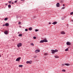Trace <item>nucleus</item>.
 <instances>
[{
  "label": "nucleus",
  "instance_id": "18",
  "mask_svg": "<svg viewBox=\"0 0 73 73\" xmlns=\"http://www.w3.org/2000/svg\"><path fill=\"white\" fill-rule=\"evenodd\" d=\"M19 67H23V65H19Z\"/></svg>",
  "mask_w": 73,
  "mask_h": 73
},
{
  "label": "nucleus",
  "instance_id": "30",
  "mask_svg": "<svg viewBox=\"0 0 73 73\" xmlns=\"http://www.w3.org/2000/svg\"><path fill=\"white\" fill-rule=\"evenodd\" d=\"M25 31H28V29H25Z\"/></svg>",
  "mask_w": 73,
  "mask_h": 73
},
{
  "label": "nucleus",
  "instance_id": "36",
  "mask_svg": "<svg viewBox=\"0 0 73 73\" xmlns=\"http://www.w3.org/2000/svg\"><path fill=\"white\" fill-rule=\"evenodd\" d=\"M63 7H64V6H65V5L63 4Z\"/></svg>",
  "mask_w": 73,
  "mask_h": 73
},
{
  "label": "nucleus",
  "instance_id": "35",
  "mask_svg": "<svg viewBox=\"0 0 73 73\" xmlns=\"http://www.w3.org/2000/svg\"><path fill=\"white\" fill-rule=\"evenodd\" d=\"M49 24H51V23L49 22Z\"/></svg>",
  "mask_w": 73,
  "mask_h": 73
},
{
  "label": "nucleus",
  "instance_id": "16",
  "mask_svg": "<svg viewBox=\"0 0 73 73\" xmlns=\"http://www.w3.org/2000/svg\"><path fill=\"white\" fill-rule=\"evenodd\" d=\"M31 45H32V46H34V44L33 43H30Z\"/></svg>",
  "mask_w": 73,
  "mask_h": 73
},
{
  "label": "nucleus",
  "instance_id": "41",
  "mask_svg": "<svg viewBox=\"0 0 73 73\" xmlns=\"http://www.w3.org/2000/svg\"><path fill=\"white\" fill-rule=\"evenodd\" d=\"M72 21H73V20H71Z\"/></svg>",
  "mask_w": 73,
  "mask_h": 73
},
{
  "label": "nucleus",
  "instance_id": "24",
  "mask_svg": "<svg viewBox=\"0 0 73 73\" xmlns=\"http://www.w3.org/2000/svg\"><path fill=\"white\" fill-rule=\"evenodd\" d=\"M7 19H8V18H5L4 20H7Z\"/></svg>",
  "mask_w": 73,
  "mask_h": 73
},
{
  "label": "nucleus",
  "instance_id": "38",
  "mask_svg": "<svg viewBox=\"0 0 73 73\" xmlns=\"http://www.w3.org/2000/svg\"><path fill=\"white\" fill-rule=\"evenodd\" d=\"M64 65L65 64H62V66H64Z\"/></svg>",
  "mask_w": 73,
  "mask_h": 73
},
{
  "label": "nucleus",
  "instance_id": "14",
  "mask_svg": "<svg viewBox=\"0 0 73 73\" xmlns=\"http://www.w3.org/2000/svg\"><path fill=\"white\" fill-rule=\"evenodd\" d=\"M65 65H66L67 66H69L70 65V64H69L68 63H66L64 64Z\"/></svg>",
  "mask_w": 73,
  "mask_h": 73
},
{
  "label": "nucleus",
  "instance_id": "23",
  "mask_svg": "<svg viewBox=\"0 0 73 73\" xmlns=\"http://www.w3.org/2000/svg\"><path fill=\"white\" fill-rule=\"evenodd\" d=\"M62 72H65V70H62Z\"/></svg>",
  "mask_w": 73,
  "mask_h": 73
},
{
  "label": "nucleus",
  "instance_id": "34",
  "mask_svg": "<svg viewBox=\"0 0 73 73\" xmlns=\"http://www.w3.org/2000/svg\"><path fill=\"white\" fill-rule=\"evenodd\" d=\"M5 26V25H3V27H4V26Z\"/></svg>",
  "mask_w": 73,
  "mask_h": 73
},
{
  "label": "nucleus",
  "instance_id": "10",
  "mask_svg": "<svg viewBox=\"0 0 73 73\" xmlns=\"http://www.w3.org/2000/svg\"><path fill=\"white\" fill-rule=\"evenodd\" d=\"M46 40V38H45L44 39L43 41H44V42H48V40Z\"/></svg>",
  "mask_w": 73,
  "mask_h": 73
},
{
  "label": "nucleus",
  "instance_id": "21",
  "mask_svg": "<svg viewBox=\"0 0 73 73\" xmlns=\"http://www.w3.org/2000/svg\"><path fill=\"white\" fill-rule=\"evenodd\" d=\"M70 15H73V12L70 13Z\"/></svg>",
  "mask_w": 73,
  "mask_h": 73
},
{
  "label": "nucleus",
  "instance_id": "43",
  "mask_svg": "<svg viewBox=\"0 0 73 73\" xmlns=\"http://www.w3.org/2000/svg\"><path fill=\"white\" fill-rule=\"evenodd\" d=\"M1 57V55H0V57Z\"/></svg>",
  "mask_w": 73,
  "mask_h": 73
},
{
  "label": "nucleus",
  "instance_id": "32",
  "mask_svg": "<svg viewBox=\"0 0 73 73\" xmlns=\"http://www.w3.org/2000/svg\"><path fill=\"white\" fill-rule=\"evenodd\" d=\"M65 7H63L62 8V9H65Z\"/></svg>",
  "mask_w": 73,
  "mask_h": 73
},
{
  "label": "nucleus",
  "instance_id": "42",
  "mask_svg": "<svg viewBox=\"0 0 73 73\" xmlns=\"http://www.w3.org/2000/svg\"><path fill=\"white\" fill-rule=\"evenodd\" d=\"M6 5H8V4H6Z\"/></svg>",
  "mask_w": 73,
  "mask_h": 73
},
{
  "label": "nucleus",
  "instance_id": "3",
  "mask_svg": "<svg viewBox=\"0 0 73 73\" xmlns=\"http://www.w3.org/2000/svg\"><path fill=\"white\" fill-rule=\"evenodd\" d=\"M40 52V50L37 49L35 50V52L36 53H38V52Z\"/></svg>",
  "mask_w": 73,
  "mask_h": 73
},
{
  "label": "nucleus",
  "instance_id": "46",
  "mask_svg": "<svg viewBox=\"0 0 73 73\" xmlns=\"http://www.w3.org/2000/svg\"><path fill=\"white\" fill-rule=\"evenodd\" d=\"M19 27H21V26H20Z\"/></svg>",
  "mask_w": 73,
  "mask_h": 73
},
{
  "label": "nucleus",
  "instance_id": "20",
  "mask_svg": "<svg viewBox=\"0 0 73 73\" xmlns=\"http://www.w3.org/2000/svg\"><path fill=\"white\" fill-rule=\"evenodd\" d=\"M55 58H59V57L57 56H55Z\"/></svg>",
  "mask_w": 73,
  "mask_h": 73
},
{
  "label": "nucleus",
  "instance_id": "5",
  "mask_svg": "<svg viewBox=\"0 0 73 73\" xmlns=\"http://www.w3.org/2000/svg\"><path fill=\"white\" fill-rule=\"evenodd\" d=\"M21 59V57H19L16 59V61H19Z\"/></svg>",
  "mask_w": 73,
  "mask_h": 73
},
{
  "label": "nucleus",
  "instance_id": "31",
  "mask_svg": "<svg viewBox=\"0 0 73 73\" xmlns=\"http://www.w3.org/2000/svg\"><path fill=\"white\" fill-rule=\"evenodd\" d=\"M61 19L62 20H64V18L63 17H62L61 18Z\"/></svg>",
  "mask_w": 73,
  "mask_h": 73
},
{
  "label": "nucleus",
  "instance_id": "25",
  "mask_svg": "<svg viewBox=\"0 0 73 73\" xmlns=\"http://www.w3.org/2000/svg\"><path fill=\"white\" fill-rule=\"evenodd\" d=\"M34 39H36V37L34 36L33 37Z\"/></svg>",
  "mask_w": 73,
  "mask_h": 73
},
{
  "label": "nucleus",
  "instance_id": "15",
  "mask_svg": "<svg viewBox=\"0 0 73 73\" xmlns=\"http://www.w3.org/2000/svg\"><path fill=\"white\" fill-rule=\"evenodd\" d=\"M29 31H32V28L31 27H30L29 29Z\"/></svg>",
  "mask_w": 73,
  "mask_h": 73
},
{
  "label": "nucleus",
  "instance_id": "13",
  "mask_svg": "<svg viewBox=\"0 0 73 73\" xmlns=\"http://www.w3.org/2000/svg\"><path fill=\"white\" fill-rule=\"evenodd\" d=\"M4 33L5 35H7L8 34V31H6L4 32Z\"/></svg>",
  "mask_w": 73,
  "mask_h": 73
},
{
  "label": "nucleus",
  "instance_id": "6",
  "mask_svg": "<svg viewBox=\"0 0 73 73\" xmlns=\"http://www.w3.org/2000/svg\"><path fill=\"white\" fill-rule=\"evenodd\" d=\"M66 44L67 45H71V43L69 42H67L66 43Z\"/></svg>",
  "mask_w": 73,
  "mask_h": 73
},
{
  "label": "nucleus",
  "instance_id": "12",
  "mask_svg": "<svg viewBox=\"0 0 73 73\" xmlns=\"http://www.w3.org/2000/svg\"><path fill=\"white\" fill-rule=\"evenodd\" d=\"M5 26H9V24H8V23H6L5 24Z\"/></svg>",
  "mask_w": 73,
  "mask_h": 73
},
{
  "label": "nucleus",
  "instance_id": "44",
  "mask_svg": "<svg viewBox=\"0 0 73 73\" xmlns=\"http://www.w3.org/2000/svg\"><path fill=\"white\" fill-rule=\"evenodd\" d=\"M67 25H68V24H67Z\"/></svg>",
  "mask_w": 73,
  "mask_h": 73
},
{
  "label": "nucleus",
  "instance_id": "1",
  "mask_svg": "<svg viewBox=\"0 0 73 73\" xmlns=\"http://www.w3.org/2000/svg\"><path fill=\"white\" fill-rule=\"evenodd\" d=\"M51 51H52V54H54V53H55V52H58V50L56 49L55 50H51Z\"/></svg>",
  "mask_w": 73,
  "mask_h": 73
},
{
  "label": "nucleus",
  "instance_id": "45",
  "mask_svg": "<svg viewBox=\"0 0 73 73\" xmlns=\"http://www.w3.org/2000/svg\"><path fill=\"white\" fill-rule=\"evenodd\" d=\"M64 18H65V17Z\"/></svg>",
  "mask_w": 73,
  "mask_h": 73
},
{
  "label": "nucleus",
  "instance_id": "27",
  "mask_svg": "<svg viewBox=\"0 0 73 73\" xmlns=\"http://www.w3.org/2000/svg\"><path fill=\"white\" fill-rule=\"evenodd\" d=\"M35 31V32H37L38 31V30L36 29Z\"/></svg>",
  "mask_w": 73,
  "mask_h": 73
},
{
  "label": "nucleus",
  "instance_id": "2",
  "mask_svg": "<svg viewBox=\"0 0 73 73\" xmlns=\"http://www.w3.org/2000/svg\"><path fill=\"white\" fill-rule=\"evenodd\" d=\"M32 61H27L26 62V64H32Z\"/></svg>",
  "mask_w": 73,
  "mask_h": 73
},
{
  "label": "nucleus",
  "instance_id": "29",
  "mask_svg": "<svg viewBox=\"0 0 73 73\" xmlns=\"http://www.w3.org/2000/svg\"><path fill=\"white\" fill-rule=\"evenodd\" d=\"M44 54L45 55H48L46 53H44Z\"/></svg>",
  "mask_w": 73,
  "mask_h": 73
},
{
  "label": "nucleus",
  "instance_id": "17",
  "mask_svg": "<svg viewBox=\"0 0 73 73\" xmlns=\"http://www.w3.org/2000/svg\"><path fill=\"white\" fill-rule=\"evenodd\" d=\"M22 34H19V37H21V36H22Z\"/></svg>",
  "mask_w": 73,
  "mask_h": 73
},
{
  "label": "nucleus",
  "instance_id": "8",
  "mask_svg": "<svg viewBox=\"0 0 73 73\" xmlns=\"http://www.w3.org/2000/svg\"><path fill=\"white\" fill-rule=\"evenodd\" d=\"M57 22L56 21H55V22H54L52 23V24H53L54 25H55L56 24H57Z\"/></svg>",
  "mask_w": 73,
  "mask_h": 73
},
{
  "label": "nucleus",
  "instance_id": "28",
  "mask_svg": "<svg viewBox=\"0 0 73 73\" xmlns=\"http://www.w3.org/2000/svg\"><path fill=\"white\" fill-rule=\"evenodd\" d=\"M8 3H9L10 4H11V1H8Z\"/></svg>",
  "mask_w": 73,
  "mask_h": 73
},
{
  "label": "nucleus",
  "instance_id": "33",
  "mask_svg": "<svg viewBox=\"0 0 73 73\" xmlns=\"http://www.w3.org/2000/svg\"><path fill=\"white\" fill-rule=\"evenodd\" d=\"M17 2V1H15L14 3H16Z\"/></svg>",
  "mask_w": 73,
  "mask_h": 73
},
{
  "label": "nucleus",
  "instance_id": "9",
  "mask_svg": "<svg viewBox=\"0 0 73 73\" xmlns=\"http://www.w3.org/2000/svg\"><path fill=\"white\" fill-rule=\"evenodd\" d=\"M61 33L62 35H65V32L64 31L61 32Z\"/></svg>",
  "mask_w": 73,
  "mask_h": 73
},
{
  "label": "nucleus",
  "instance_id": "7",
  "mask_svg": "<svg viewBox=\"0 0 73 73\" xmlns=\"http://www.w3.org/2000/svg\"><path fill=\"white\" fill-rule=\"evenodd\" d=\"M56 6L57 7H60V3H57L56 4Z\"/></svg>",
  "mask_w": 73,
  "mask_h": 73
},
{
  "label": "nucleus",
  "instance_id": "22",
  "mask_svg": "<svg viewBox=\"0 0 73 73\" xmlns=\"http://www.w3.org/2000/svg\"><path fill=\"white\" fill-rule=\"evenodd\" d=\"M68 48H67L65 50V51L66 52V51H68Z\"/></svg>",
  "mask_w": 73,
  "mask_h": 73
},
{
  "label": "nucleus",
  "instance_id": "19",
  "mask_svg": "<svg viewBox=\"0 0 73 73\" xmlns=\"http://www.w3.org/2000/svg\"><path fill=\"white\" fill-rule=\"evenodd\" d=\"M8 7L9 8H11V5H8Z\"/></svg>",
  "mask_w": 73,
  "mask_h": 73
},
{
  "label": "nucleus",
  "instance_id": "4",
  "mask_svg": "<svg viewBox=\"0 0 73 73\" xmlns=\"http://www.w3.org/2000/svg\"><path fill=\"white\" fill-rule=\"evenodd\" d=\"M22 45V44H21V43H19V44L17 45V46L18 48H19L20 46H21Z\"/></svg>",
  "mask_w": 73,
  "mask_h": 73
},
{
  "label": "nucleus",
  "instance_id": "39",
  "mask_svg": "<svg viewBox=\"0 0 73 73\" xmlns=\"http://www.w3.org/2000/svg\"><path fill=\"white\" fill-rule=\"evenodd\" d=\"M21 0V1H24V0Z\"/></svg>",
  "mask_w": 73,
  "mask_h": 73
},
{
  "label": "nucleus",
  "instance_id": "11",
  "mask_svg": "<svg viewBox=\"0 0 73 73\" xmlns=\"http://www.w3.org/2000/svg\"><path fill=\"white\" fill-rule=\"evenodd\" d=\"M44 40H41L40 42V43H43V42H44Z\"/></svg>",
  "mask_w": 73,
  "mask_h": 73
},
{
  "label": "nucleus",
  "instance_id": "40",
  "mask_svg": "<svg viewBox=\"0 0 73 73\" xmlns=\"http://www.w3.org/2000/svg\"><path fill=\"white\" fill-rule=\"evenodd\" d=\"M12 4H14V3L13 2V3H12Z\"/></svg>",
  "mask_w": 73,
  "mask_h": 73
},
{
  "label": "nucleus",
  "instance_id": "26",
  "mask_svg": "<svg viewBox=\"0 0 73 73\" xmlns=\"http://www.w3.org/2000/svg\"><path fill=\"white\" fill-rule=\"evenodd\" d=\"M34 58H37V56H34Z\"/></svg>",
  "mask_w": 73,
  "mask_h": 73
},
{
  "label": "nucleus",
  "instance_id": "37",
  "mask_svg": "<svg viewBox=\"0 0 73 73\" xmlns=\"http://www.w3.org/2000/svg\"><path fill=\"white\" fill-rule=\"evenodd\" d=\"M19 24H21V22H19Z\"/></svg>",
  "mask_w": 73,
  "mask_h": 73
}]
</instances>
